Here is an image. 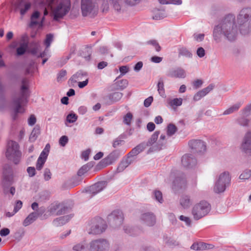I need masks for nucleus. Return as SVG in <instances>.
<instances>
[{
    "instance_id": "obj_2",
    "label": "nucleus",
    "mask_w": 251,
    "mask_h": 251,
    "mask_svg": "<svg viewBox=\"0 0 251 251\" xmlns=\"http://www.w3.org/2000/svg\"><path fill=\"white\" fill-rule=\"evenodd\" d=\"M28 88V82L27 79H23L20 92L13 98V100L15 106L14 111L16 114L24 112L23 106L27 103L29 97Z\"/></svg>"
},
{
    "instance_id": "obj_36",
    "label": "nucleus",
    "mask_w": 251,
    "mask_h": 251,
    "mask_svg": "<svg viewBox=\"0 0 251 251\" xmlns=\"http://www.w3.org/2000/svg\"><path fill=\"white\" fill-rule=\"evenodd\" d=\"M123 97V94L120 92H115L109 96V100L113 102L120 100Z\"/></svg>"
},
{
    "instance_id": "obj_57",
    "label": "nucleus",
    "mask_w": 251,
    "mask_h": 251,
    "mask_svg": "<svg viewBox=\"0 0 251 251\" xmlns=\"http://www.w3.org/2000/svg\"><path fill=\"white\" fill-rule=\"evenodd\" d=\"M179 219L180 221L184 222L187 226H191V220L189 217L181 215L179 217Z\"/></svg>"
},
{
    "instance_id": "obj_8",
    "label": "nucleus",
    "mask_w": 251,
    "mask_h": 251,
    "mask_svg": "<svg viewBox=\"0 0 251 251\" xmlns=\"http://www.w3.org/2000/svg\"><path fill=\"white\" fill-rule=\"evenodd\" d=\"M230 177L228 172L221 173L215 183L214 191L216 193L224 192L230 183Z\"/></svg>"
},
{
    "instance_id": "obj_22",
    "label": "nucleus",
    "mask_w": 251,
    "mask_h": 251,
    "mask_svg": "<svg viewBox=\"0 0 251 251\" xmlns=\"http://www.w3.org/2000/svg\"><path fill=\"white\" fill-rule=\"evenodd\" d=\"M128 84L127 79H114V82L111 86L112 90L124 89Z\"/></svg>"
},
{
    "instance_id": "obj_52",
    "label": "nucleus",
    "mask_w": 251,
    "mask_h": 251,
    "mask_svg": "<svg viewBox=\"0 0 251 251\" xmlns=\"http://www.w3.org/2000/svg\"><path fill=\"white\" fill-rule=\"evenodd\" d=\"M28 47L24 45H19V47L17 48L16 52L17 54L19 56L23 55L26 51Z\"/></svg>"
},
{
    "instance_id": "obj_41",
    "label": "nucleus",
    "mask_w": 251,
    "mask_h": 251,
    "mask_svg": "<svg viewBox=\"0 0 251 251\" xmlns=\"http://www.w3.org/2000/svg\"><path fill=\"white\" fill-rule=\"evenodd\" d=\"M158 1L162 4H173L180 5L182 3L181 0H158Z\"/></svg>"
},
{
    "instance_id": "obj_27",
    "label": "nucleus",
    "mask_w": 251,
    "mask_h": 251,
    "mask_svg": "<svg viewBox=\"0 0 251 251\" xmlns=\"http://www.w3.org/2000/svg\"><path fill=\"white\" fill-rule=\"evenodd\" d=\"M39 216V213L37 212H33L30 213L28 216L24 220L23 222V225L24 226H27L33 223L37 219Z\"/></svg>"
},
{
    "instance_id": "obj_59",
    "label": "nucleus",
    "mask_w": 251,
    "mask_h": 251,
    "mask_svg": "<svg viewBox=\"0 0 251 251\" xmlns=\"http://www.w3.org/2000/svg\"><path fill=\"white\" fill-rule=\"evenodd\" d=\"M22 201L18 200L16 201L14 208V213H16L22 207Z\"/></svg>"
},
{
    "instance_id": "obj_7",
    "label": "nucleus",
    "mask_w": 251,
    "mask_h": 251,
    "mask_svg": "<svg viewBox=\"0 0 251 251\" xmlns=\"http://www.w3.org/2000/svg\"><path fill=\"white\" fill-rule=\"evenodd\" d=\"M107 227L105 221L101 218L97 217L89 222L87 231L89 234L99 235L104 232Z\"/></svg>"
},
{
    "instance_id": "obj_11",
    "label": "nucleus",
    "mask_w": 251,
    "mask_h": 251,
    "mask_svg": "<svg viewBox=\"0 0 251 251\" xmlns=\"http://www.w3.org/2000/svg\"><path fill=\"white\" fill-rule=\"evenodd\" d=\"M14 181V176L12 167L9 165H5L3 169V177L2 180L3 187H8L12 185Z\"/></svg>"
},
{
    "instance_id": "obj_37",
    "label": "nucleus",
    "mask_w": 251,
    "mask_h": 251,
    "mask_svg": "<svg viewBox=\"0 0 251 251\" xmlns=\"http://www.w3.org/2000/svg\"><path fill=\"white\" fill-rule=\"evenodd\" d=\"M29 38L27 34L24 33L21 36L19 41V45H24L28 47Z\"/></svg>"
},
{
    "instance_id": "obj_5",
    "label": "nucleus",
    "mask_w": 251,
    "mask_h": 251,
    "mask_svg": "<svg viewBox=\"0 0 251 251\" xmlns=\"http://www.w3.org/2000/svg\"><path fill=\"white\" fill-rule=\"evenodd\" d=\"M6 158L15 164L19 163L22 156V152L19 150L18 143L14 141H9L7 145L5 152Z\"/></svg>"
},
{
    "instance_id": "obj_45",
    "label": "nucleus",
    "mask_w": 251,
    "mask_h": 251,
    "mask_svg": "<svg viewBox=\"0 0 251 251\" xmlns=\"http://www.w3.org/2000/svg\"><path fill=\"white\" fill-rule=\"evenodd\" d=\"M86 244L84 242L79 243L75 245L73 248V251H84Z\"/></svg>"
},
{
    "instance_id": "obj_40",
    "label": "nucleus",
    "mask_w": 251,
    "mask_h": 251,
    "mask_svg": "<svg viewBox=\"0 0 251 251\" xmlns=\"http://www.w3.org/2000/svg\"><path fill=\"white\" fill-rule=\"evenodd\" d=\"M179 54L187 58H191L192 53L185 48H182L179 50Z\"/></svg>"
},
{
    "instance_id": "obj_20",
    "label": "nucleus",
    "mask_w": 251,
    "mask_h": 251,
    "mask_svg": "<svg viewBox=\"0 0 251 251\" xmlns=\"http://www.w3.org/2000/svg\"><path fill=\"white\" fill-rule=\"evenodd\" d=\"M93 165L91 163H87L82 166L78 171L77 176L74 178V180L76 179L75 182H74V185H77L79 184V182L81 181L82 178L81 176L87 173L92 167Z\"/></svg>"
},
{
    "instance_id": "obj_55",
    "label": "nucleus",
    "mask_w": 251,
    "mask_h": 251,
    "mask_svg": "<svg viewBox=\"0 0 251 251\" xmlns=\"http://www.w3.org/2000/svg\"><path fill=\"white\" fill-rule=\"evenodd\" d=\"M119 71L120 72V75L116 78L121 77L126 74L129 71V67L127 66H122L120 67Z\"/></svg>"
},
{
    "instance_id": "obj_12",
    "label": "nucleus",
    "mask_w": 251,
    "mask_h": 251,
    "mask_svg": "<svg viewBox=\"0 0 251 251\" xmlns=\"http://www.w3.org/2000/svg\"><path fill=\"white\" fill-rule=\"evenodd\" d=\"M50 149V145L49 144H47L40 153V156L37 159L36 165V169L38 170H41L43 168L49 155Z\"/></svg>"
},
{
    "instance_id": "obj_25",
    "label": "nucleus",
    "mask_w": 251,
    "mask_h": 251,
    "mask_svg": "<svg viewBox=\"0 0 251 251\" xmlns=\"http://www.w3.org/2000/svg\"><path fill=\"white\" fill-rule=\"evenodd\" d=\"M132 162H133V159L132 158H129L127 155V157L126 158H123L121 160L120 163H119V165L118 166L117 169V172L119 173L122 172Z\"/></svg>"
},
{
    "instance_id": "obj_10",
    "label": "nucleus",
    "mask_w": 251,
    "mask_h": 251,
    "mask_svg": "<svg viewBox=\"0 0 251 251\" xmlns=\"http://www.w3.org/2000/svg\"><path fill=\"white\" fill-rule=\"evenodd\" d=\"M108 219L110 225L112 227L117 228L123 224L124 218L123 212L121 210H117L109 215Z\"/></svg>"
},
{
    "instance_id": "obj_21",
    "label": "nucleus",
    "mask_w": 251,
    "mask_h": 251,
    "mask_svg": "<svg viewBox=\"0 0 251 251\" xmlns=\"http://www.w3.org/2000/svg\"><path fill=\"white\" fill-rule=\"evenodd\" d=\"M31 7V3L30 2L21 0L18 3L16 8L19 10L21 15L23 16L30 9Z\"/></svg>"
},
{
    "instance_id": "obj_60",
    "label": "nucleus",
    "mask_w": 251,
    "mask_h": 251,
    "mask_svg": "<svg viewBox=\"0 0 251 251\" xmlns=\"http://www.w3.org/2000/svg\"><path fill=\"white\" fill-rule=\"evenodd\" d=\"M68 142V138L67 136L65 135L61 137L59 141V144L62 147H64L67 144Z\"/></svg>"
},
{
    "instance_id": "obj_30",
    "label": "nucleus",
    "mask_w": 251,
    "mask_h": 251,
    "mask_svg": "<svg viewBox=\"0 0 251 251\" xmlns=\"http://www.w3.org/2000/svg\"><path fill=\"white\" fill-rule=\"evenodd\" d=\"M179 202L181 206L184 209L189 208L192 203L190 197L187 195L182 196L180 199Z\"/></svg>"
},
{
    "instance_id": "obj_15",
    "label": "nucleus",
    "mask_w": 251,
    "mask_h": 251,
    "mask_svg": "<svg viewBox=\"0 0 251 251\" xmlns=\"http://www.w3.org/2000/svg\"><path fill=\"white\" fill-rule=\"evenodd\" d=\"M121 155V152L118 150H115L111 152L107 157L100 161L102 166H106L114 162Z\"/></svg>"
},
{
    "instance_id": "obj_63",
    "label": "nucleus",
    "mask_w": 251,
    "mask_h": 251,
    "mask_svg": "<svg viewBox=\"0 0 251 251\" xmlns=\"http://www.w3.org/2000/svg\"><path fill=\"white\" fill-rule=\"evenodd\" d=\"M238 123L243 126H247L249 123V120L245 118H241L238 120Z\"/></svg>"
},
{
    "instance_id": "obj_39",
    "label": "nucleus",
    "mask_w": 251,
    "mask_h": 251,
    "mask_svg": "<svg viewBox=\"0 0 251 251\" xmlns=\"http://www.w3.org/2000/svg\"><path fill=\"white\" fill-rule=\"evenodd\" d=\"M145 44L152 46V47H153L155 49V50L157 52H159L161 50L160 46H159L157 41L155 40L152 39L151 40H148L147 42H146Z\"/></svg>"
},
{
    "instance_id": "obj_1",
    "label": "nucleus",
    "mask_w": 251,
    "mask_h": 251,
    "mask_svg": "<svg viewBox=\"0 0 251 251\" xmlns=\"http://www.w3.org/2000/svg\"><path fill=\"white\" fill-rule=\"evenodd\" d=\"M238 31L234 15L229 14L215 26L213 32V38L217 42H219L223 35L228 41H232L236 39Z\"/></svg>"
},
{
    "instance_id": "obj_35",
    "label": "nucleus",
    "mask_w": 251,
    "mask_h": 251,
    "mask_svg": "<svg viewBox=\"0 0 251 251\" xmlns=\"http://www.w3.org/2000/svg\"><path fill=\"white\" fill-rule=\"evenodd\" d=\"M160 134L159 131H155L154 133L151 135L149 141L146 143V147L152 145L155 143L158 139V136Z\"/></svg>"
},
{
    "instance_id": "obj_43",
    "label": "nucleus",
    "mask_w": 251,
    "mask_h": 251,
    "mask_svg": "<svg viewBox=\"0 0 251 251\" xmlns=\"http://www.w3.org/2000/svg\"><path fill=\"white\" fill-rule=\"evenodd\" d=\"M215 85L213 84H210L207 87L203 88L201 90L199 91L202 96L204 97L211 91L214 88Z\"/></svg>"
},
{
    "instance_id": "obj_46",
    "label": "nucleus",
    "mask_w": 251,
    "mask_h": 251,
    "mask_svg": "<svg viewBox=\"0 0 251 251\" xmlns=\"http://www.w3.org/2000/svg\"><path fill=\"white\" fill-rule=\"evenodd\" d=\"M182 103V99L181 98H175L169 101V104L171 106H179Z\"/></svg>"
},
{
    "instance_id": "obj_29",
    "label": "nucleus",
    "mask_w": 251,
    "mask_h": 251,
    "mask_svg": "<svg viewBox=\"0 0 251 251\" xmlns=\"http://www.w3.org/2000/svg\"><path fill=\"white\" fill-rule=\"evenodd\" d=\"M30 52L32 54L36 55L41 50V46L40 42L33 41L30 44Z\"/></svg>"
},
{
    "instance_id": "obj_50",
    "label": "nucleus",
    "mask_w": 251,
    "mask_h": 251,
    "mask_svg": "<svg viewBox=\"0 0 251 251\" xmlns=\"http://www.w3.org/2000/svg\"><path fill=\"white\" fill-rule=\"evenodd\" d=\"M53 36L51 34H48L46 35V39L44 41V44L47 49L49 48L53 41Z\"/></svg>"
},
{
    "instance_id": "obj_42",
    "label": "nucleus",
    "mask_w": 251,
    "mask_h": 251,
    "mask_svg": "<svg viewBox=\"0 0 251 251\" xmlns=\"http://www.w3.org/2000/svg\"><path fill=\"white\" fill-rule=\"evenodd\" d=\"M39 16L40 13L37 11H36L33 13L31 16V26L35 25L38 24V22L36 20L39 18Z\"/></svg>"
},
{
    "instance_id": "obj_32",
    "label": "nucleus",
    "mask_w": 251,
    "mask_h": 251,
    "mask_svg": "<svg viewBox=\"0 0 251 251\" xmlns=\"http://www.w3.org/2000/svg\"><path fill=\"white\" fill-rule=\"evenodd\" d=\"M40 133V127L38 126H36L32 130L29 137V141L31 142H34L38 135Z\"/></svg>"
},
{
    "instance_id": "obj_4",
    "label": "nucleus",
    "mask_w": 251,
    "mask_h": 251,
    "mask_svg": "<svg viewBox=\"0 0 251 251\" xmlns=\"http://www.w3.org/2000/svg\"><path fill=\"white\" fill-rule=\"evenodd\" d=\"M53 5L51 7L50 15L55 21L62 19L69 13L71 8L70 0H60L55 5Z\"/></svg>"
},
{
    "instance_id": "obj_62",
    "label": "nucleus",
    "mask_w": 251,
    "mask_h": 251,
    "mask_svg": "<svg viewBox=\"0 0 251 251\" xmlns=\"http://www.w3.org/2000/svg\"><path fill=\"white\" fill-rule=\"evenodd\" d=\"M109 50V48L107 46H101L100 47L99 52L101 54H106L108 53Z\"/></svg>"
},
{
    "instance_id": "obj_44",
    "label": "nucleus",
    "mask_w": 251,
    "mask_h": 251,
    "mask_svg": "<svg viewBox=\"0 0 251 251\" xmlns=\"http://www.w3.org/2000/svg\"><path fill=\"white\" fill-rule=\"evenodd\" d=\"M215 85L213 84H210L207 87L203 88L201 90L199 91L202 96L204 97L211 91L214 88Z\"/></svg>"
},
{
    "instance_id": "obj_28",
    "label": "nucleus",
    "mask_w": 251,
    "mask_h": 251,
    "mask_svg": "<svg viewBox=\"0 0 251 251\" xmlns=\"http://www.w3.org/2000/svg\"><path fill=\"white\" fill-rule=\"evenodd\" d=\"M71 215H66L56 218L53 221V224L55 226H61L67 223L71 219Z\"/></svg>"
},
{
    "instance_id": "obj_58",
    "label": "nucleus",
    "mask_w": 251,
    "mask_h": 251,
    "mask_svg": "<svg viewBox=\"0 0 251 251\" xmlns=\"http://www.w3.org/2000/svg\"><path fill=\"white\" fill-rule=\"evenodd\" d=\"M51 174L49 169L46 168L44 170V176L46 181H48L51 178Z\"/></svg>"
},
{
    "instance_id": "obj_14",
    "label": "nucleus",
    "mask_w": 251,
    "mask_h": 251,
    "mask_svg": "<svg viewBox=\"0 0 251 251\" xmlns=\"http://www.w3.org/2000/svg\"><path fill=\"white\" fill-rule=\"evenodd\" d=\"M190 148L196 152H202L206 150L204 142L200 140H192L189 142Z\"/></svg>"
},
{
    "instance_id": "obj_33",
    "label": "nucleus",
    "mask_w": 251,
    "mask_h": 251,
    "mask_svg": "<svg viewBox=\"0 0 251 251\" xmlns=\"http://www.w3.org/2000/svg\"><path fill=\"white\" fill-rule=\"evenodd\" d=\"M177 131V127L173 124H169L167 127V135L171 137L174 135Z\"/></svg>"
},
{
    "instance_id": "obj_53",
    "label": "nucleus",
    "mask_w": 251,
    "mask_h": 251,
    "mask_svg": "<svg viewBox=\"0 0 251 251\" xmlns=\"http://www.w3.org/2000/svg\"><path fill=\"white\" fill-rule=\"evenodd\" d=\"M153 196L155 200L162 203L163 201L162 193L160 191L155 190L153 192Z\"/></svg>"
},
{
    "instance_id": "obj_34",
    "label": "nucleus",
    "mask_w": 251,
    "mask_h": 251,
    "mask_svg": "<svg viewBox=\"0 0 251 251\" xmlns=\"http://www.w3.org/2000/svg\"><path fill=\"white\" fill-rule=\"evenodd\" d=\"M241 103H237L231 106L230 107H229L224 112L223 114L224 115H228V114L232 113L234 112L237 111L239 109V108H240V107L241 106Z\"/></svg>"
},
{
    "instance_id": "obj_18",
    "label": "nucleus",
    "mask_w": 251,
    "mask_h": 251,
    "mask_svg": "<svg viewBox=\"0 0 251 251\" xmlns=\"http://www.w3.org/2000/svg\"><path fill=\"white\" fill-rule=\"evenodd\" d=\"M187 186V181L183 175L176 177L173 182V189L175 190L184 189Z\"/></svg>"
},
{
    "instance_id": "obj_16",
    "label": "nucleus",
    "mask_w": 251,
    "mask_h": 251,
    "mask_svg": "<svg viewBox=\"0 0 251 251\" xmlns=\"http://www.w3.org/2000/svg\"><path fill=\"white\" fill-rule=\"evenodd\" d=\"M140 220L143 224L148 226H152L156 222L155 216L151 212H146L142 214L141 215Z\"/></svg>"
},
{
    "instance_id": "obj_17",
    "label": "nucleus",
    "mask_w": 251,
    "mask_h": 251,
    "mask_svg": "<svg viewBox=\"0 0 251 251\" xmlns=\"http://www.w3.org/2000/svg\"><path fill=\"white\" fill-rule=\"evenodd\" d=\"M106 182L100 181L90 186L86 191L90 194L95 195L103 190L106 187Z\"/></svg>"
},
{
    "instance_id": "obj_26",
    "label": "nucleus",
    "mask_w": 251,
    "mask_h": 251,
    "mask_svg": "<svg viewBox=\"0 0 251 251\" xmlns=\"http://www.w3.org/2000/svg\"><path fill=\"white\" fill-rule=\"evenodd\" d=\"M146 147V145L145 143H142L134 148H133L128 154L127 156L131 158V157L136 156L138 155L139 153L142 152L144 150V149Z\"/></svg>"
},
{
    "instance_id": "obj_38",
    "label": "nucleus",
    "mask_w": 251,
    "mask_h": 251,
    "mask_svg": "<svg viewBox=\"0 0 251 251\" xmlns=\"http://www.w3.org/2000/svg\"><path fill=\"white\" fill-rule=\"evenodd\" d=\"M166 143H165V141L161 140L160 139H159L156 143V144L153 146L152 148H151L150 150L151 149L154 151H160L163 148Z\"/></svg>"
},
{
    "instance_id": "obj_51",
    "label": "nucleus",
    "mask_w": 251,
    "mask_h": 251,
    "mask_svg": "<svg viewBox=\"0 0 251 251\" xmlns=\"http://www.w3.org/2000/svg\"><path fill=\"white\" fill-rule=\"evenodd\" d=\"M132 118V114L130 112H128L124 117L123 122L126 125L130 126Z\"/></svg>"
},
{
    "instance_id": "obj_19",
    "label": "nucleus",
    "mask_w": 251,
    "mask_h": 251,
    "mask_svg": "<svg viewBox=\"0 0 251 251\" xmlns=\"http://www.w3.org/2000/svg\"><path fill=\"white\" fill-rule=\"evenodd\" d=\"M181 163L186 168H192L197 164L196 159L191 154H185L182 157Z\"/></svg>"
},
{
    "instance_id": "obj_23",
    "label": "nucleus",
    "mask_w": 251,
    "mask_h": 251,
    "mask_svg": "<svg viewBox=\"0 0 251 251\" xmlns=\"http://www.w3.org/2000/svg\"><path fill=\"white\" fill-rule=\"evenodd\" d=\"M54 1V0H42L39 2L38 7L39 8L44 9V16L48 15L49 12L47 8L51 10V7H52Z\"/></svg>"
},
{
    "instance_id": "obj_47",
    "label": "nucleus",
    "mask_w": 251,
    "mask_h": 251,
    "mask_svg": "<svg viewBox=\"0 0 251 251\" xmlns=\"http://www.w3.org/2000/svg\"><path fill=\"white\" fill-rule=\"evenodd\" d=\"M198 244L199 250L211 249H213L214 247L212 244H206L203 242H199L198 243Z\"/></svg>"
},
{
    "instance_id": "obj_6",
    "label": "nucleus",
    "mask_w": 251,
    "mask_h": 251,
    "mask_svg": "<svg viewBox=\"0 0 251 251\" xmlns=\"http://www.w3.org/2000/svg\"><path fill=\"white\" fill-rule=\"evenodd\" d=\"M211 210V205L206 201H201L195 204L191 213L195 220H199L206 216Z\"/></svg>"
},
{
    "instance_id": "obj_24",
    "label": "nucleus",
    "mask_w": 251,
    "mask_h": 251,
    "mask_svg": "<svg viewBox=\"0 0 251 251\" xmlns=\"http://www.w3.org/2000/svg\"><path fill=\"white\" fill-rule=\"evenodd\" d=\"M169 76L173 77L184 78L186 77V73L182 68H173L170 71Z\"/></svg>"
},
{
    "instance_id": "obj_49",
    "label": "nucleus",
    "mask_w": 251,
    "mask_h": 251,
    "mask_svg": "<svg viewBox=\"0 0 251 251\" xmlns=\"http://www.w3.org/2000/svg\"><path fill=\"white\" fill-rule=\"evenodd\" d=\"M251 176V170H245L239 176V178L243 180L248 179Z\"/></svg>"
},
{
    "instance_id": "obj_61",
    "label": "nucleus",
    "mask_w": 251,
    "mask_h": 251,
    "mask_svg": "<svg viewBox=\"0 0 251 251\" xmlns=\"http://www.w3.org/2000/svg\"><path fill=\"white\" fill-rule=\"evenodd\" d=\"M197 54L200 58L204 57L205 54L204 49L202 47L198 48L197 50Z\"/></svg>"
},
{
    "instance_id": "obj_56",
    "label": "nucleus",
    "mask_w": 251,
    "mask_h": 251,
    "mask_svg": "<svg viewBox=\"0 0 251 251\" xmlns=\"http://www.w3.org/2000/svg\"><path fill=\"white\" fill-rule=\"evenodd\" d=\"M77 119V116L76 114L74 113L69 114L67 117V121L70 123H73L75 122Z\"/></svg>"
},
{
    "instance_id": "obj_54",
    "label": "nucleus",
    "mask_w": 251,
    "mask_h": 251,
    "mask_svg": "<svg viewBox=\"0 0 251 251\" xmlns=\"http://www.w3.org/2000/svg\"><path fill=\"white\" fill-rule=\"evenodd\" d=\"M158 91L160 95L163 97L165 96V91L164 89V84L162 81H159L157 85Z\"/></svg>"
},
{
    "instance_id": "obj_31",
    "label": "nucleus",
    "mask_w": 251,
    "mask_h": 251,
    "mask_svg": "<svg viewBox=\"0 0 251 251\" xmlns=\"http://www.w3.org/2000/svg\"><path fill=\"white\" fill-rule=\"evenodd\" d=\"M240 149L246 155L251 156V143L243 140Z\"/></svg>"
},
{
    "instance_id": "obj_9",
    "label": "nucleus",
    "mask_w": 251,
    "mask_h": 251,
    "mask_svg": "<svg viewBox=\"0 0 251 251\" xmlns=\"http://www.w3.org/2000/svg\"><path fill=\"white\" fill-rule=\"evenodd\" d=\"M110 244L105 239L99 238L91 241L89 244V251H107L109 249Z\"/></svg>"
},
{
    "instance_id": "obj_13",
    "label": "nucleus",
    "mask_w": 251,
    "mask_h": 251,
    "mask_svg": "<svg viewBox=\"0 0 251 251\" xmlns=\"http://www.w3.org/2000/svg\"><path fill=\"white\" fill-rule=\"evenodd\" d=\"M95 5L92 0H81V9L83 16H87L94 9Z\"/></svg>"
},
{
    "instance_id": "obj_64",
    "label": "nucleus",
    "mask_w": 251,
    "mask_h": 251,
    "mask_svg": "<svg viewBox=\"0 0 251 251\" xmlns=\"http://www.w3.org/2000/svg\"><path fill=\"white\" fill-rule=\"evenodd\" d=\"M243 141L251 143V131L246 133L243 138Z\"/></svg>"
},
{
    "instance_id": "obj_48",
    "label": "nucleus",
    "mask_w": 251,
    "mask_h": 251,
    "mask_svg": "<svg viewBox=\"0 0 251 251\" xmlns=\"http://www.w3.org/2000/svg\"><path fill=\"white\" fill-rule=\"evenodd\" d=\"M88 76L87 73L83 71L80 70L74 74L71 78H80L81 77H86Z\"/></svg>"
},
{
    "instance_id": "obj_3",
    "label": "nucleus",
    "mask_w": 251,
    "mask_h": 251,
    "mask_svg": "<svg viewBox=\"0 0 251 251\" xmlns=\"http://www.w3.org/2000/svg\"><path fill=\"white\" fill-rule=\"evenodd\" d=\"M251 8L246 7L242 9L237 16L239 29L242 35H247L251 32Z\"/></svg>"
}]
</instances>
